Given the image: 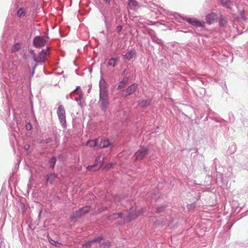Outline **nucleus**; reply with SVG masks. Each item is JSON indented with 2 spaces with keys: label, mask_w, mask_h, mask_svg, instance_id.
Returning <instances> with one entry per match:
<instances>
[{
  "label": "nucleus",
  "mask_w": 248,
  "mask_h": 248,
  "mask_svg": "<svg viewBox=\"0 0 248 248\" xmlns=\"http://www.w3.org/2000/svg\"><path fill=\"white\" fill-rule=\"evenodd\" d=\"M99 104L103 111H106L108 105V92L105 88H100Z\"/></svg>",
  "instance_id": "1"
},
{
  "label": "nucleus",
  "mask_w": 248,
  "mask_h": 248,
  "mask_svg": "<svg viewBox=\"0 0 248 248\" xmlns=\"http://www.w3.org/2000/svg\"><path fill=\"white\" fill-rule=\"evenodd\" d=\"M57 115L59 117L60 123L64 127H66V117L65 111L64 108L62 106H60L58 108L57 111Z\"/></svg>",
  "instance_id": "2"
},
{
  "label": "nucleus",
  "mask_w": 248,
  "mask_h": 248,
  "mask_svg": "<svg viewBox=\"0 0 248 248\" xmlns=\"http://www.w3.org/2000/svg\"><path fill=\"white\" fill-rule=\"evenodd\" d=\"M90 209V206H86L80 208L79 210L76 211L73 215L70 217L71 219L75 218L80 217L88 213Z\"/></svg>",
  "instance_id": "3"
},
{
  "label": "nucleus",
  "mask_w": 248,
  "mask_h": 248,
  "mask_svg": "<svg viewBox=\"0 0 248 248\" xmlns=\"http://www.w3.org/2000/svg\"><path fill=\"white\" fill-rule=\"evenodd\" d=\"M144 210L143 208H141L138 211H136L134 213H133L131 210L127 216L124 218L125 220L127 222H130L132 220L137 218L139 216L141 215L144 212Z\"/></svg>",
  "instance_id": "4"
},
{
  "label": "nucleus",
  "mask_w": 248,
  "mask_h": 248,
  "mask_svg": "<svg viewBox=\"0 0 248 248\" xmlns=\"http://www.w3.org/2000/svg\"><path fill=\"white\" fill-rule=\"evenodd\" d=\"M148 154V149L143 148L138 150L134 154L135 161L141 160Z\"/></svg>",
  "instance_id": "5"
},
{
  "label": "nucleus",
  "mask_w": 248,
  "mask_h": 248,
  "mask_svg": "<svg viewBox=\"0 0 248 248\" xmlns=\"http://www.w3.org/2000/svg\"><path fill=\"white\" fill-rule=\"evenodd\" d=\"M46 39L44 38L37 36L33 40V44L36 47H41L45 45L46 43Z\"/></svg>",
  "instance_id": "6"
},
{
  "label": "nucleus",
  "mask_w": 248,
  "mask_h": 248,
  "mask_svg": "<svg viewBox=\"0 0 248 248\" xmlns=\"http://www.w3.org/2000/svg\"><path fill=\"white\" fill-rule=\"evenodd\" d=\"M48 50V49L47 48L46 49H43L37 57H34V61L39 62H44L45 61L46 53Z\"/></svg>",
  "instance_id": "7"
},
{
  "label": "nucleus",
  "mask_w": 248,
  "mask_h": 248,
  "mask_svg": "<svg viewBox=\"0 0 248 248\" xmlns=\"http://www.w3.org/2000/svg\"><path fill=\"white\" fill-rule=\"evenodd\" d=\"M138 85L137 84H133L132 85L129 86L126 90H124V92L125 93V96L130 95L133 93L137 89Z\"/></svg>",
  "instance_id": "8"
},
{
  "label": "nucleus",
  "mask_w": 248,
  "mask_h": 248,
  "mask_svg": "<svg viewBox=\"0 0 248 248\" xmlns=\"http://www.w3.org/2000/svg\"><path fill=\"white\" fill-rule=\"evenodd\" d=\"M127 211H124V212H120L118 213H113L112 215H110L108 218L109 219L114 220L119 218H121L123 217V216H125L124 217L125 218L126 216H127V215H126L127 214ZM124 219H125V218Z\"/></svg>",
  "instance_id": "9"
},
{
  "label": "nucleus",
  "mask_w": 248,
  "mask_h": 248,
  "mask_svg": "<svg viewBox=\"0 0 248 248\" xmlns=\"http://www.w3.org/2000/svg\"><path fill=\"white\" fill-rule=\"evenodd\" d=\"M217 19V16L215 14L211 13L208 14L206 17V21L207 23L211 24Z\"/></svg>",
  "instance_id": "10"
},
{
  "label": "nucleus",
  "mask_w": 248,
  "mask_h": 248,
  "mask_svg": "<svg viewBox=\"0 0 248 248\" xmlns=\"http://www.w3.org/2000/svg\"><path fill=\"white\" fill-rule=\"evenodd\" d=\"M119 60L118 57L112 58L110 59H107L106 60L105 63L108 66H112L114 67L116 65V62Z\"/></svg>",
  "instance_id": "11"
},
{
  "label": "nucleus",
  "mask_w": 248,
  "mask_h": 248,
  "mask_svg": "<svg viewBox=\"0 0 248 248\" xmlns=\"http://www.w3.org/2000/svg\"><path fill=\"white\" fill-rule=\"evenodd\" d=\"M102 163H100L97 165H94L87 167V170L89 171H96L98 170L102 166Z\"/></svg>",
  "instance_id": "12"
},
{
  "label": "nucleus",
  "mask_w": 248,
  "mask_h": 248,
  "mask_svg": "<svg viewBox=\"0 0 248 248\" xmlns=\"http://www.w3.org/2000/svg\"><path fill=\"white\" fill-rule=\"evenodd\" d=\"M27 14L26 10L23 8L18 9L17 12V15L19 17H23L26 16Z\"/></svg>",
  "instance_id": "13"
},
{
  "label": "nucleus",
  "mask_w": 248,
  "mask_h": 248,
  "mask_svg": "<svg viewBox=\"0 0 248 248\" xmlns=\"http://www.w3.org/2000/svg\"><path fill=\"white\" fill-rule=\"evenodd\" d=\"M110 143L108 140H102L99 144V146L101 148H107L108 147L109 145H110Z\"/></svg>",
  "instance_id": "14"
},
{
  "label": "nucleus",
  "mask_w": 248,
  "mask_h": 248,
  "mask_svg": "<svg viewBox=\"0 0 248 248\" xmlns=\"http://www.w3.org/2000/svg\"><path fill=\"white\" fill-rule=\"evenodd\" d=\"M98 140H90L88 141L87 143V145H88L91 147H95L97 144Z\"/></svg>",
  "instance_id": "15"
},
{
  "label": "nucleus",
  "mask_w": 248,
  "mask_h": 248,
  "mask_svg": "<svg viewBox=\"0 0 248 248\" xmlns=\"http://www.w3.org/2000/svg\"><path fill=\"white\" fill-rule=\"evenodd\" d=\"M56 178V175L54 174H51L47 176V182L52 184Z\"/></svg>",
  "instance_id": "16"
},
{
  "label": "nucleus",
  "mask_w": 248,
  "mask_h": 248,
  "mask_svg": "<svg viewBox=\"0 0 248 248\" xmlns=\"http://www.w3.org/2000/svg\"><path fill=\"white\" fill-rule=\"evenodd\" d=\"M20 48V44L19 43L15 44L12 47L11 49V51L12 53L16 52L18 51Z\"/></svg>",
  "instance_id": "17"
},
{
  "label": "nucleus",
  "mask_w": 248,
  "mask_h": 248,
  "mask_svg": "<svg viewBox=\"0 0 248 248\" xmlns=\"http://www.w3.org/2000/svg\"><path fill=\"white\" fill-rule=\"evenodd\" d=\"M187 22L193 25L197 26H200L201 25L200 23L195 19H187Z\"/></svg>",
  "instance_id": "18"
},
{
  "label": "nucleus",
  "mask_w": 248,
  "mask_h": 248,
  "mask_svg": "<svg viewBox=\"0 0 248 248\" xmlns=\"http://www.w3.org/2000/svg\"><path fill=\"white\" fill-rule=\"evenodd\" d=\"M134 55V51H130L126 53V54L124 55V58L125 59H127L128 60H130L133 58V55Z\"/></svg>",
  "instance_id": "19"
},
{
  "label": "nucleus",
  "mask_w": 248,
  "mask_h": 248,
  "mask_svg": "<svg viewBox=\"0 0 248 248\" xmlns=\"http://www.w3.org/2000/svg\"><path fill=\"white\" fill-rule=\"evenodd\" d=\"M150 101L143 100L140 103V105L141 107H145L149 106L150 105Z\"/></svg>",
  "instance_id": "20"
},
{
  "label": "nucleus",
  "mask_w": 248,
  "mask_h": 248,
  "mask_svg": "<svg viewBox=\"0 0 248 248\" xmlns=\"http://www.w3.org/2000/svg\"><path fill=\"white\" fill-rule=\"evenodd\" d=\"M48 240L52 245L57 247H60V246L62 245V244L60 243L59 242L53 240L52 239H49Z\"/></svg>",
  "instance_id": "21"
},
{
  "label": "nucleus",
  "mask_w": 248,
  "mask_h": 248,
  "mask_svg": "<svg viewBox=\"0 0 248 248\" xmlns=\"http://www.w3.org/2000/svg\"><path fill=\"white\" fill-rule=\"evenodd\" d=\"M56 159L55 157H53L51 158L49 163H50V167L52 169H53L54 167V166L56 163Z\"/></svg>",
  "instance_id": "22"
},
{
  "label": "nucleus",
  "mask_w": 248,
  "mask_h": 248,
  "mask_svg": "<svg viewBox=\"0 0 248 248\" xmlns=\"http://www.w3.org/2000/svg\"><path fill=\"white\" fill-rule=\"evenodd\" d=\"M129 1V5L133 7H136L138 6V2L135 0H128Z\"/></svg>",
  "instance_id": "23"
},
{
  "label": "nucleus",
  "mask_w": 248,
  "mask_h": 248,
  "mask_svg": "<svg viewBox=\"0 0 248 248\" xmlns=\"http://www.w3.org/2000/svg\"><path fill=\"white\" fill-rule=\"evenodd\" d=\"M221 3L224 6L229 7V6L231 4V1L229 0H221Z\"/></svg>",
  "instance_id": "24"
},
{
  "label": "nucleus",
  "mask_w": 248,
  "mask_h": 248,
  "mask_svg": "<svg viewBox=\"0 0 248 248\" xmlns=\"http://www.w3.org/2000/svg\"><path fill=\"white\" fill-rule=\"evenodd\" d=\"M92 242V240L87 242L82 245V247L84 248H88L91 246Z\"/></svg>",
  "instance_id": "25"
},
{
  "label": "nucleus",
  "mask_w": 248,
  "mask_h": 248,
  "mask_svg": "<svg viewBox=\"0 0 248 248\" xmlns=\"http://www.w3.org/2000/svg\"><path fill=\"white\" fill-rule=\"evenodd\" d=\"M126 84H127L126 81H121L118 86V88L122 89V88H124L125 86V85H126Z\"/></svg>",
  "instance_id": "26"
},
{
  "label": "nucleus",
  "mask_w": 248,
  "mask_h": 248,
  "mask_svg": "<svg viewBox=\"0 0 248 248\" xmlns=\"http://www.w3.org/2000/svg\"><path fill=\"white\" fill-rule=\"evenodd\" d=\"M103 237L101 236H99L97 237V238L94 239L92 240V243L97 242H100L102 240H103Z\"/></svg>",
  "instance_id": "27"
},
{
  "label": "nucleus",
  "mask_w": 248,
  "mask_h": 248,
  "mask_svg": "<svg viewBox=\"0 0 248 248\" xmlns=\"http://www.w3.org/2000/svg\"><path fill=\"white\" fill-rule=\"evenodd\" d=\"M115 165V163H108L106 165L105 168L107 169H110V168H112V166Z\"/></svg>",
  "instance_id": "28"
},
{
  "label": "nucleus",
  "mask_w": 248,
  "mask_h": 248,
  "mask_svg": "<svg viewBox=\"0 0 248 248\" xmlns=\"http://www.w3.org/2000/svg\"><path fill=\"white\" fill-rule=\"evenodd\" d=\"M109 245V242H105V243H104L103 244H102L101 245V247L102 248H105L106 247H108Z\"/></svg>",
  "instance_id": "29"
},
{
  "label": "nucleus",
  "mask_w": 248,
  "mask_h": 248,
  "mask_svg": "<svg viewBox=\"0 0 248 248\" xmlns=\"http://www.w3.org/2000/svg\"><path fill=\"white\" fill-rule=\"evenodd\" d=\"M26 128L28 130H30L31 129V125L30 124L28 123L26 124Z\"/></svg>",
  "instance_id": "30"
},
{
  "label": "nucleus",
  "mask_w": 248,
  "mask_h": 248,
  "mask_svg": "<svg viewBox=\"0 0 248 248\" xmlns=\"http://www.w3.org/2000/svg\"><path fill=\"white\" fill-rule=\"evenodd\" d=\"M122 29V27L121 26H118L117 27V30H118V31L119 32Z\"/></svg>",
  "instance_id": "31"
},
{
  "label": "nucleus",
  "mask_w": 248,
  "mask_h": 248,
  "mask_svg": "<svg viewBox=\"0 0 248 248\" xmlns=\"http://www.w3.org/2000/svg\"><path fill=\"white\" fill-rule=\"evenodd\" d=\"M29 147H30V146L29 145H26L25 146L24 148L26 149V150H28L29 149Z\"/></svg>",
  "instance_id": "32"
},
{
  "label": "nucleus",
  "mask_w": 248,
  "mask_h": 248,
  "mask_svg": "<svg viewBox=\"0 0 248 248\" xmlns=\"http://www.w3.org/2000/svg\"><path fill=\"white\" fill-rule=\"evenodd\" d=\"M105 1H106L107 3H108L110 1V0H104Z\"/></svg>",
  "instance_id": "33"
},
{
  "label": "nucleus",
  "mask_w": 248,
  "mask_h": 248,
  "mask_svg": "<svg viewBox=\"0 0 248 248\" xmlns=\"http://www.w3.org/2000/svg\"><path fill=\"white\" fill-rule=\"evenodd\" d=\"M160 212V211L159 209H157V212L159 213V212Z\"/></svg>",
  "instance_id": "34"
},
{
  "label": "nucleus",
  "mask_w": 248,
  "mask_h": 248,
  "mask_svg": "<svg viewBox=\"0 0 248 248\" xmlns=\"http://www.w3.org/2000/svg\"><path fill=\"white\" fill-rule=\"evenodd\" d=\"M100 157H101V156H99L98 157V159H100Z\"/></svg>",
  "instance_id": "35"
}]
</instances>
